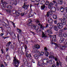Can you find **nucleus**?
Returning a JSON list of instances; mask_svg holds the SVG:
<instances>
[{
  "label": "nucleus",
  "mask_w": 67,
  "mask_h": 67,
  "mask_svg": "<svg viewBox=\"0 0 67 67\" xmlns=\"http://www.w3.org/2000/svg\"><path fill=\"white\" fill-rule=\"evenodd\" d=\"M31 1L32 2H35L36 1V0H31Z\"/></svg>",
  "instance_id": "e2e57ef3"
},
{
  "label": "nucleus",
  "mask_w": 67,
  "mask_h": 67,
  "mask_svg": "<svg viewBox=\"0 0 67 67\" xmlns=\"http://www.w3.org/2000/svg\"><path fill=\"white\" fill-rule=\"evenodd\" d=\"M45 1V4L46 5H49V1Z\"/></svg>",
  "instance_id": "72a5a7b5"
},
{
  "label": "nucleus",
  "mask_w": 67,
  "mask_h": 67,
  "mask_svg": "<svg viewBox=\"0 0 67 67\" xmlns=\"http://www.w3.org/2000/svg\"><path fill=\"white\" fill-rule=\"evenodd\" d=\"M61 8H62V9H63L64 10H65V9H66V7H65V6L64 5L62 6L61 7Z\"/></svg>",
  "instance_id": "79ce46f5"
},
{
  "label": "nucleus",
  "mask_w": 67,
  "mask_h": 67,
  "mask_svg": "<svg viewBox=\"0 0 67 67\" xmlns=\"http://www.w3.org/2000/svg\"><path fill=\"white\" fill-rule=\"evenodd\" d=\"M41 10H45V8L46 6L45 5H41Z\"/></svg>",
  "instance_id": "6ab92c4d"
},
{
  "label": "nucleus",
  "mask_w": 67,
  "mask_h": 67,
  "mask_svg": "<svg viewBox=\"0 0 67 67\" xmlns=\"http://www.w3.org/2000/svg\"><path fill=\"white\" fill-rule=\"evenodd\" d=\"M54 58V59L55 61H58V57H56L55 58L54 57V58Z\"/></svg>",
  "instance_id": "a19ab883"
},
{
  "label": "nucleus",
  "mask_w": 67,
  "mask_h": 67,
  "mask_svg": "<svg viewBox=\"0 0 67 67\" xmlns=\"http://www.w3.org/2000/svg\"><path fill=\"white\" fill-rule=\"evenodd\" d=\"M13 62L14 64V66L15 67H18L19 64L21 63L20 61L18 60V59L16 58V57H14Z\"/></svg>",
  "instance_id": "f03ea898"
},
{
  "label": "nucleus",
  "mask_w": 67,
  "mask_h": 67,
  "mask_svg": "<svg viewBox=\"0 0 67 67\" xmlns=\"http://www.w3.org/2000/svg\"><path fill=\"white\" fill-rule=\"evenodd\" d=\"M56 66H57V67H59V65H60V67H62V63L59 62L58 63V61H57L56 62Z\"/></svg>",
  "instance_id": "9d476101"
},
{
  "label": "nucleus",
  "mask_w": 67,
  "mask_h": 67,
  "mask_svg": "<svg viewBox=\"0 0 67 67\" xmlns=\"http://www.w3.org/2000/svg\"><path fill=\"white\" fill-rule=\"evenodd\" d=\"M56 4L55 5V6L56 8H57V7H58V3H55Z\"/></svg>",
  "instance_id": "bf43d9fd"
},
{
  "label": "nucleus",
  "mask_w": 67,
  "mask_h": 67,
  "mask_svg": "<svg viewBox=\"0 0 67 67\" xmlns=\"http://www.w3.org/2000/svg\"><path fill=\"white\" fill-rule=\"evenodd\" d=\"M39 3H35V5L37 7V6H38V5H39Z\"/></svg>",
  "instance_id": "052dcab7"
},
{
  "label": "nucleus",
  "mask_w": 67,
  "mask_h": 67,
  "mask_svg": "<svg viewBox=\"0 0 67 67\" xmlns=\"http://www.w3.org/2000/svg\"><path fill=\"white\" fill-rule=\"evenodd\" d=\"M52 6L50 5L49 4L48 5V8L49 9H51V8H52Z\"/></svg>",
  "instance_id": "5fc2aeb1"
},
{
  "label": "nucleus",
  "mask_w": 67,
  "mask_h": 67,
  "mask_svg": "<svg viewBox=\"0 0 67 67\" xmlns=\"http://www.w3.org/2000/svg\"><path fill=\"white\" fill-rule=\"evenodd\" d=\"M17 30L19 33H21V32H22V30H21V29H20L18 28L17 29Z\"/></svg>",
  "instance_id": "ea45409f"
},
{
  "label": "nucleus",
  "mask_w": 67,
  "mask_h": 67,
  "mask_svg": "<svg viewBox=\"0 0 67 67\" xmlns=\"http://www.w3.org/2000/svg\"><path fill=\"white\" fill-rule=\"evenodd\" d=\"M52 67H56V66L55 65H54V64H53L52 65Z\"/></svg>",
  "instance_id": "0e129e2a"
},
{
  "label": "nucleus",
  "mask_w": 67,
  "mask_h": 67,
  "mask_svg": "<svg viewBox=\"0 0 67 67\" xmlns=\"http://www.w3.org/2000/svg\"><path fill=\"white\" fill-rule=\"evenodd\" d=\"M44 50L46 51H47L48 50V49L47 48V47H45L44 48Z\"/></svg>",
  "instance_id": "603ef678"
},
{
  "label": "nucleus",
  "mask_w": 67,
  "mask_h": 67,
  "mask_svg": "<svg viewBox=\"0 0 67 67\" xmlns=\"http://www.w3.org/2000/svg\"><path fill=\"white\" fill-rule=\"evenodd\" d=\"M6 8L7 9H9V10H10L11 9H12V6L10 5H7L5 6Z\"/></svg>",
  "instance_id": "f8f14e48"
},
{
  "label": "nucleus",
  "mask_w": 67,
  "mask_h": 67,
  "mask_svg": "<svg viewBox=\"0 0 67 67\" xmlns=\"http://www.w3.org/2000/svg\"><path fill=\"white\" fill-rule=\"evenodd\" d=\"M6 11L8 12V13L9 12V13H10L11 12V10H6Z\"/></svg>",
  "instance_id": "49530a36"
},
{
  "label": "nucleus",
  "mask_w": 67,
  "mask_h": 67,
  "mask_svg": "<svg viewBox=\"0 0 67 67\" xmlns=\"http://www.w3.org/2000/svg\"><path fill=\"white\" fill-rule=\"evenodd\" d=\"M33 52L36 54V53H38V51L37 49H33Z\"/></svg>",
  "instance_id": "2f4dec72"
},
{
  "label": "nucleus",
  "mask_w": 67,
  "mask_h": 67,
  "mask_svg": "<svg viewBox=\"0 0 67 67\" xmlns=\"http://www.w3.org/2000/svg\"><path fill=\"white\" fill-rule=\"evenodd\" d=\"M54 36L55 37H53L52 39V40L53 41V42H56V37H57V36L56 35H54Z\"/></svg>",
  "instance_id": "6e6552de"
},
{
  "label": "nucleus",
  "mask_w": 67,
  "mask_h": 67,
  "mask_svg": "<svg viewBox=\"0 0 67 67\" xmlns=\"http://www.w3.org/2000/svg\"><path fill=\"white\" fill-rule=\"evenodd\" d=\"M10 44H11V42L9 41L8 43L6 44V46L7 47H9L10 46Z\"/></svg>",
  "instance_id": "c756f323"
},
{
  "label": "nucleus",
  "mask_w": 67,
  "mask_h": 67,
  "mask_svg": "<svg viewBox=\"0 0 67 67\" xmlns=\"http://www.w3.org/2000/svg\"><path fill=\"white\" fill-rule=\"evenodd\" d=\"M36 22L37 23H38L40 22V21L38 19H36Z\"/></svg>",
  "instance_id": "3c124183"
},
{
  "label": "nucleus",
  "mask_w": 67,
  "mask_h": 67,
  "mask_svg": "<svg viewBox=\"0 0 67 67\" xmlns=\"http://www.w3.org/2000/svg\"><path fill=\"white\" fill-rule=\"evenodd\" d=\"M35 47L36 48H37V49H39V48H40V46L38 45L35 44Z\"/></svg>",
  "instance_id": "5701e85b"
},
{
  "label": "nucleus",
  "mask_w": 67,
  "mask_h": 67,
  "mask_svg": "<svg viewBox=\"0 0 67 67\" xmlns=\"http://www.w3.org/2000/svg\"><path fill=\"white\" fill-rule=\"evenodd\" d=\"M63 19L62 18L60 19V21L61 23H58L57 24V26L59 29H62L66 24V20L67 19V17L64 16L63 17Z\"/></svg>",
  "instance_id": "f257e3e1"
},
{
  "label": "nucleus",
  "mask_w": 67,
  "mask_h": 67,
  "mask_svg": "<svg viewBox=\"0 0 67 67\" xmlns=\"http://www.w3.org/2000/svg\"><path fill=\"white\" fill-rule=\"evenodd\" d=\"M30 10H32V8H31V7H33V5H32V4H30Z\"/></svg>",
  "instance_id": "4d7b16f0"
},
{
  "label": "nucleus",
  "mask_w": 67,
  "mask_h": 67,
  "mask_svg": "<svg viewBox=\"0 0 67 67\" xmlns=\"http://www.w3.org/2000/svg\"><path fill=\"white\" fill-rule=\"evenodd\" d=\"M20 12H21V10H19L18 12H16V15L19 16L20 15Z\"/></svg>",
  "instance_id": "aec40b11"
},
{
  "label": "nucleus",
  "mask_w": 67,
  "mask_h": 67,
  "mask_svg": "<svg viewBox=\"0 0 67 67\" xmlns=\"http://www.w3.org/2000/svg\"><path fill=\"white\" fill-rule=\"evenodd\" d=\"M59 1L60 2L59 3V4L60 5H62L63 2V0H59Z\"/></svg>",
  "instance_id": "c85d7f7f"
},
{
  "label": "nucleus",
  "mask_w": 67,
  "mask_h": 67,
  "mask_svg": "<svg viewBox=\"0 0 67 67\" xmlns=\"http://www.w3.org/2000/svg\"><path fill=\"white\" fill-rule=\"evenodd\" d=\"M60 10L61 12H64V10H65L64 9L61 8V7L60 8Z\"/></svg>",
  "instance_id": "4c0bfd02"
},
{
  "label": "nucleus",
  "mask_w": 67,
  "mask_h": 67,
  "mask_svg": "<svg viewBox=\"0 0 67 67\" xmlns=\"http://www.w3.org/2000/svg\"><path fill=\"white\" fill-rule=\"evenodd\" d=\"M54 24H56L57 23V21L56 20H55L54 21Z\"/></svg>",
  "instance_id": "680f3d73"
},
{
  "label": "nucleus",
  "mask_w": 67,
  "mask_h": 67,
  "mask_svg": "<svg viewBox=\"0 0 67 67\" xmlns=\"http://www.w3.org/2000/svg\"><path fill=\"white\" fill-rule=\"evenodd\" d=\"M49 4L52 7V6H53V5H54V4L53 3H50Z\"/></svg>",
  "instance_id": "09e8293b"
},
{
  "label": "nucleus",
  "mask_w": 67,
  "mask_h": 67,
  "mask_svg": "<svg viewBox=\"0 0 67 67\" xmlns=\"http://www.w3.org/2000/svg\"><path fill=\"white\" fill-rule=\"evenodd\" d=\"M13 33L14 35V37H13V38H14V39H15L16 38V36H15V34H14V32H13Z\"/></svg>",
  "instance_id": "58836bf2"
},
{
  "label": "nucleus",
  "mask_w": 67,
  "mask_h": 67,
  "mask_svg": "<svg viewBox=\"0 0 67 67\" xmlns=\"http://www.w3.org/2000/svg\"><path fill=\"white\" fill-rule=\"evenodd\" d=\"M52 2H53V3H54V4H56V3H57V2L56 1H53Z\"/></svg>",
  "instance_id": "864d4df0"
},
{
  "label": "nucleus",
  "mask_w": 67,
  "mask_h": 67,
  "mask_svg": "<svg viewBox=\"0 0 67 67\" xmlns=\"http://www.w3.org/2000/svg\"><path fill=\"white\" fill-rule=\"evenodd\" d=\"M52 25H49L48 27H49V29H52Z\"/></svg>",
  "instance_id": "c03bdc74"
},
{
  "label": "nucleus",
  "mask_w": 67,
  "mask_h": 67,
  "mask_svg": "<svg viewBox=\"0 0 67 67\" xmlns=\"http://www.w3.org/2000/svg\"><path fill=\"white\" fill-rule=\"evenodd\" d=\"M12 13H14H14H16V10H13L12 11Z\"/></svg>",
  "instance_id": "de8ad7c7"
},
{
  "label": "nucleus",
  "mask_w": 67,
  "mask_h": 67,
  "mask_svg": "<svg viewBox=\"0 0 67 67\" xmlns=\"http://www.w3.org/2000/svg\"><path fill=\"white\" fill-rule=\"evenodd\" d=\"M64 41L65 42L66 40H65V39L63 37L61 38L60 39L59 42L61 43H63Z\"/></svg>",
  "instance_id": "0eeeda50"
},
{
  "label": "nucleus",
  "mask_w": 67,
  "mask_h": 67,
  "mask_svg": "<svg viewBox=\"0 0 67 67\" xmlns=\"http://www.w3.org/2000/svg\"><path fill=\"white\" fill-rule=\"evenodd\" d=\"M17 4V2H13V3H12V2H10V5H16Z\"/></svg>",
  "instance_id": "a211bd4d"
},
{
  "label": "nucleus",
  "mask_w": 67,
  "mask_h": 67,
  "mask_svg": "<svg viewBox=\"0 0 67 67\" xmlns=\"http://www.w3.org/2000/svg\"><path fill=\"white\" fill-rule=\"evenodd\" d=\"M46 2V1H45L44 0H43V1H42L41 2V4L42 5V4H43V5H44V4H45V3Z\"/></svg>",
  "instance_id": "473e14b6"
},
{
  "label": "nucleus",
  "mask_w": 67,
  "mask_h": 67,
  "mask_svg": "<svg viewBox=\"0 0 67 67\" xmlns=\"http://www.w3.org/2000/svg\"><path fill=\"white\" fill-rule=\"evenodd\" d=\"M40 26L41 29L42 30H43L44 29V27H43L42 24H40Z\"/></svg>",
  "instance_id": "c9c22d12"
},
{
  "label": "nucleus",
  "mask_w": 67,
  "mask_h": 67,
  "mask_svg": "<svg viewBox=\"0 0 67 67\" xmlns=\"http://www.w3.org/2000/svg\"><path fill=\"white\" fill-rule=\"evenodd\" d=\"M23 8L24 9H28V8H29V5H26V4L25 3H24V5L23 6H22Z\"/></svg>",
  "instance_id": "39448f33"
},
{
  "label": "nucleus",
  "mask_w": 67,
  "mask_h": 67,
  "mask_svg": "<svg viewBox=\"0 0 67 67\" xmlns=\"http://www.w3.org/2000/svg\"><path fill=\"white\" fill-rule=\"evenodd\" d=\"M17 38L18 40V41L19 43H20V40L19 39V38H20V35H19V34H17Z\"/></svg>",
  "instance_id": "cd10ccee"
},
{
  "label": "nucleus",
  "mask_w": 67,
  "mask_h": 67,
  "mask_svg": "<svg viewBox=\"0 0 67 67\" xmlns=\"http://www.w3.org/2000/svg\"><path fill=\"white\" fill-rule=\"evenodd\" d=\"M53 7V12H56V9L55 8V7Z\"/></svg>",
  "instance_id": "e433bc0d"
},
{
  "label": "nucleus",
  "mask_w": 67,
  "mask_h": 67,
  "mask_svg": "<svg viewBox=\"0 0 67 67\" xmlns=\"http://www.w3.org/2000/svg\"><path fill=\"white\" fill-rule=\"evenodd\" d=\"M20 14L21 16H24V13H21Z\"/></svg>",
  "instance_id": "6e6d98bb"
},
{
  "label": "nucleus",
  "mask_w": 67,
  "mask_h": 67,
  "mask_svg": "<svg viewBox=\"0 0 67 67\" xmlns=\"http://www.w3.org/2000/svg\"><path fill=\"white\" fill-rule=\"evenodd\" d=\"M44 54L46 56H47V57L48 56V55H49V53H48V52L47 51L45 52Z\"/></svg>",
  "instance_id": "bb28decb"
},
{
  "label": "nucleus",
  "mask_w": 67,
  "mask_h": 67,
  "mask_svg": "<svg viewBox=\"0 0 67 67\" xmlns=\"http://www.w3.org/2000/svg\"><path fill=\"white\" fill-rule=\"evenodd\" d=\"M26 56L27 58H30V57H32V55H31V53L28 54H26Z\"/></svg>",
  "instance_id": "f3484780"
},
{
  "label": "nucleus",
  "mask_w": 67,
  "mask_h": 67,
  "mask_svg": "<svg viewBox=\"0 0 67 67\" xmlns=\"http://www.w3.org/2000/svg\"><path fill=\"white\" fill-rule=\"evenodd\" d=\"M64 43L65 44V46L66 47H67V40L64 42Z\"/></svg>",
  "instance_id": "f704fd0d"
},
{
  "label": "nucleus",
  "mask_w": 67,
  "mask_h": 67,
  "mask_svg": "<svg viewBox=\"0 0 67 67\" xmlns=\"http://www.w3.org/2000/svg\"><path fill=\"white\" fill-rule=\"evenodd\" d=\"M53 29L55 31H58V30H59V29L57 27V26L55 25H53Z\"/></svg>",
  "instance_id": "9b49d317"
},
{
  "label": "nucleus",
  "mask_w": 67,
  "mask_h": 67,
  "mask_svg": "<svg viewBox=\"0 0 67 67\" xmlns=\"http://www.w3.org/2000/svg\"><path fill=\"white\" fill-rule=\"evenodd\" d=\"M53 18L54 19H57V16L56 15H53Z\"/></svg>",
  "instance_id": "393cba45"
},
{
  "label": "nucleus",
  "mask_w": 67,
  "mask_h": 67,
  "mask_svg": "<svg viewBox=\"0 0 67 67\" xmlns=\"http://www.w3.org/2000/svg\"><path fill=\"white\" fill-rule=\"evenodd\" d=\"M31 28L33 30H38L39 29V27L37 25L35 26L33 25L31 26Z\"/></svg>",
  "instance_id": "7ed1b4c3"
},
{
  "label": "nucleus",
  "mask_w": 67,
  "mask_h": 67,
  "mask_svg": "<svg viewBox=\"0 0 67 67\" xmlns=\"http://www.w3.org/2000/svg\"><path fill=\"white\" fill-rule=\"evenodd\" d=\"M65 46L64 45L61 46H60V48L61 49L63 50L65 49Z\"/></svg>",
  "instance_id": "b1692460"
},
{
  "label": "nucleus",
  "mask_w": 67,
  "mask_h": 67,
  "mask_svg": "<svg viewBox=\"0 0 67 67\" xmlns=\"http://www.w3.org/2000/svg\"><path fill=\"white\" fill-rule=\"evenodd\" d=\"M32 22V21L31 19H30L29 20V22L27 23V25H29V26H31L32 25V23H31Z\"/></svg>",
  "instance_id": "2eb2a0df"
},
{
  "label": "nucleus",
  "mask_w": 67,
  "mask_h": 67,
  "mask_svg": "<svg viewBox=\"0 0 67 67\" xmlns=\"http://www.w3.org/2000/svg\"><path fill=\"white\" fill-rule=\"evenodd\" d=\"M49 63L50 64H53L54 63V60L53 59L50 60L49 61Z\"/></svg>",
  "instance_id": "4be33fe9"
},
{
  "label": "nucleus",
  "mask_w": 67,
  "mask_h": 67,
  "mask_svg": "<svg viewBox=\"0 0 67 67\" xmlns=\"http://www.w3.org/2000/svg\"><path fill=\"white\" fill-rule=\"evenodd\" d=\"M31 33H32L33 35H35V32H32V31H31Z\"/></svg>",
  "instance_id": "69168bd1"
},
{
  "label": "nucleus",
  "mask_w": 67,
  "mask_h": 67,
  "mask_svg": "<svg viewBox=\"0 0 67 67\" xmlns=\"http://www.w3.org/2000/svg\"><path fill=\"white\" fill-rule=\"evenodd\" d=\"M43 63L44 64H47L48 63V59L47 58H45L43 59Z\"/></svg>",
  "instance_id": "20e7f679"
},
{
  "label": "nucleus",
  "mask_w": 67,
  "mask_h": 67,
  "mask_svg": "<svg viewBox=\"0 0 67 67\" xmlns=\"http://www.w3.org/2000/svg\"><path fill=\"white\" fill-rule=\"evenodd\" d=\"M34 56L35 59H39V56L38 54H35Z\"/></svg>",
  "instance_id": "4468645a"
},
{
  "label": "nucleus",
  "mask_w": 67,
  "mask_h": 67,
  "mask_svg": "<svg viewBox=\"0 0 67 67\" xmlns=\"http://www.w3.org/2000/svg\"><path fill=\"white\" fill-rule=\"evenodd\" d=\"M50 55L49 57V58H55V57L53 55L54 54L53 52H51L50 53Z\"/></svg>",
  "instance_id": "1a4fd4ad"
},
{
  "label": "nucleus",
  "mask_w": 67,
  "mask_h": 67,
  "mask_svg": "<svg viewBox=\"0 0 67 67\" xmlns=\"http://www.w3.org/2000/svg\"><path fill=\"white\" fill-rule=\"evenodd\" d=\"M47 31L48 34H52V30L50 29H47Z\"/></svg>",
  "instance_id": "ddd939ff"
},
{
  "label": "nucleus",
  "mask_w": 67,
  "mask_h": 67,
  "mask_svg": "<svg viewBox=\"0 0 67 67\" xmlns=\"http://www.w3.org/2000/svg\"><path fill=\"white\" fill-rule=\"evenodd\" d=\"M42 38H45V37H47V36L45 35V34H44V32L42 33Z\"/></svg>",
  "instance_id": "7c9ffc66"
},
{
  "label": "nucleus",
  "mask_w": 67,
  "mask_h": 67,
  "mask_svg": "<svg viewBox=\"0 0 67 67\" xmlns=\"http://www.w3.org/2000/svg\"><path fill=\"white\" fill-rule=\"evenodd\" d=\"M52 12V10H50L49 12H48L47 13V17H49V15L51 14L50 13H51Z\"/></svg>",
  "instance_id": "412c9836"
},
{
  "label": "nucleus",
  "mask_w": 67,
  "mask_h": 67,
  "mask_svg": "<svg viewBox=\"0 0 67 67\" xmlns=\"http://www.w3.org/2000/svg\"><path fill=\"white\" fill-rule=\"evenodd\" d=\"M2 8H3V9L4 8V5L3 4H2Z\"/></svg>",
  "instance_id": "13d9d810"
},
{
  "label": "nucleus",
  "mask_w": 67,
  "mask_h": 67,
  "mask_svg": "<svg viewBox=\"0 0 67 67\" xmlns=\"http://www.w3.org/2000/svg\"><path fill=\"white\" fill-rule=\"evenodd\" d=\"M29 13L30 14H29V15L33 16V15H34V12H32V9L31 10H30Z\"/></svg>",
  "instance_id": "dca6fc26"
},
{
  "label": "nucleus",
  "mask_w": 67,
  "mask_h": 67,
  "mask_svg": "<svg viewBox=\"0 0 67 67\" xmlns=\"http://www.w3.org/2000/svg\"><path fill=\"white\" fill-rule=\"evenodd\" d=\"M6 58L7 59H10V57L9 55H7L6 56Z\"/></svg>",
  "instance_id": "a18cd8bd"
},
{
  "label": "nucleus",
  "mask_w": 67,
  "mask_h": 67,
  "mask_svg": "<svg viewBox=\"0 0 67 67\" xmlns=\"http://www.w3.org/2000/svg\"><path fill=\"white\" fill-rule=\"evenodd\" d=\"M57 35H58V36H59V37H62V35H61V34H60L59 33L57 34Z\"/></svg>",
  "instance_id": "8fccbe9b"
},
{
  "label": "nucleus",
  "mask_w": 67,
  "mask_h": 67,
  "mask_svg": "<svg viewBox=\"0 0 67 67\" xmlns=\"http://www.w3.org/2000/svg\"><path fill=\"white\" fill-rule=\"evenodd\" d=\"M1 67H4V66L3 65V64H2L1 65Z\"/></svg>",
  "instance_id": "338daca9"
},
{
  "label": "nucleus",
  "mask_w": 67,
  "mask_h": 67,
  "mask_svg": "<svg viewBox=\"0 0 67 67\" xmlns=\"http://www.w3.org/2000/svg\"><path fill=\"white\" fill-rule=\"evenodd\" d=\"M65 11L66 12V13H67V7H66L65 8Z\"/></svg>",
  "instance_id": "774afa93"
},
{
  "label": "nucleus",
  "mask_w": 67,
  "mask_h": 67,
  "mask_svg": "<svg viewBox=\"0 0 67 67\" xmlns=\"http://www.w3.org/2000/svg\"><path fill=\"white\" fill-rule=\"evenodd\" d=\"M48 22L49 23L52 24V23H53V19L49 17L48 19Z\"/></svg>",
  "instance_id": "423d86ee"
},
{
  "label": "nucleus",
  "mask_w": 67,
  "mask_h": 67,
  "mask_svg": "<svg viewBox=\"0 0 67 67\" xmlns=\"http://www.w3.org/2000/svg\"><path fill=\"white\" fill-rule=\"evenodd\" d=\"M39 55L40 56H42L44 54V52H39Z\"/></svg>",
  "instance_id": "a878e982"
},
{
  "label": "nucleus",
  "mask_w": 67,
  "mask_h": 67,
  "mask_svg": "<svg viewBox=\"0 0 67 67\" xmlns=\"http://www.w3.org/2000/svg\"><path fill=\"white\" fill-rule=\"evenodd\" d=\"M63 36L64 37H66L67 36V34L64 33L63 34Z\"/></svg>",
  "instance_id": "37998d69"
}]
</instances>
